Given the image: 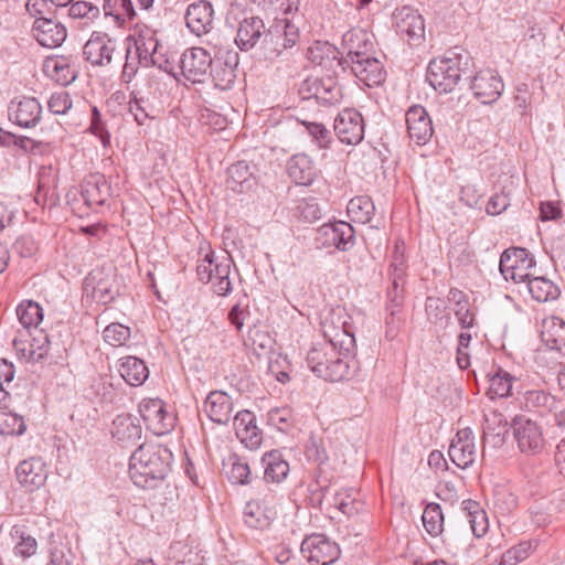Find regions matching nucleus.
Listing matches in <instances>:
<instances>
[{"mask_svg":"<svg viewBox=\"0 0 565 565\" xmlns=\"http://www.w3.org/2000/svg\"><path fill=\"white\" fill-rule=\"evenodd\" d=\"M354 350L347 351L343 345L332 341H319L307 353V364L318 377L331 382L343 381L356 372Z\"/></svg>","mask_w":565,"mask_h":565,"instance_id":"obj_1","label":"nucleus"},{"mask_svg":"<svg viewBox=\"0 0 565 565\" xmlns=\"http://www.w3.org/2000/svg\"><path fill=\"white\" fill-rule=\"evenodd\" d=\"M167 449L156 445L141 444L129 459V476L142 489L153 488L169 471Z\"/></svg>","mask_w":565,"mask_h":565,"instance_id":"obj_2","label":"nucleus"},{"mask_svg":"<svg viewBox=\"0 0 565 565\" xmlns=\"http://www.w3.org/2000/svg\"><path fill=\"white\" fill-rule=\"evenodd\" d=\"M299 41V30L288 19H279L267 29L262 41L260 53L264 60L275 62L288 60L290 50Z\"/></svg>","mask_w":565,"mask_h":565,"instance_id":"obj_3","label":"nucleus"},{"mask_svg":"<svg viewBox=\"0 0 565 565\" xmlns=\"http://www.w3.org/2000/svg\"><path fill=\"white\" fill-rule=\"evenodd\" d=\"M158 45V40L154 39L153 32L150 30L127 38L126 61L120 75L121 82L130 83L139 67H150L151 56Z\"/></svg>","mask_w":565,"mask_h":565,"instance_id":"obj_4","label":"nucleus"},{"mask_svg":"<svg viewBox=\"0 0 565 565\" xmlns=\"http://www.w3.org/2000/svg\"><path fill=\"white\" fill-rule=\"evenodd\" d=\"M462 72V57L452 54L431 60L427 67L426 78L435 90L450 93L460 81Z\"/></svg>","mask_w":565,"mask_h":565,"instance_id":"obj_5","label":"nucleus"},{"mask_svg":"<svg viewBox=\"0 0 565 565\" xmlns=\"http://www.w3.org/2000/svg\"><path fill=\"white\" fill-rule=\"evenodd\" d=\"M322 341L343 345L344 350L355 349L354 328L351 317L343 307L331 308L321 319Z\"/></svg>","mask_w":565,"mask_h":565,"instance_id":"obj_6","label":"nucleus"},{"mask_svg":"<svg viewBox=\"0 0 565 565\" xmlns=\"http://www.w3.org/2000/svg\"><path fill=\"white\" fill-rule=\"evenodd\" d=\"M533 266L534 259L526 248L512 247L502 253L499 269L505 280L526 282L532 277L530 269Z\"/></svg>","mask_w":565,"mask_h":565,"instance_id":"obj_7","label":"nucleus"},{"mask_svg":"<svg viewBox=\"0 0 565 565\" xmlns=\"http://www.w3.org/2000/svg\"><path fill=\"white\" fill-rule=\"evenodd\" d=\"M513 436L519 450L527 456L540 454L545 446L542 427L524 416H516L512 422Z\"/></svg>","mask_w":565,"mask_h":565,"instance_id":"obj_8","label":"nucleus"},{"mask_svg":"<svg viewBox=\"0 0 565 565\" xmlns=\"http://www.w3.org/2000/svg\"><path fill=\"white\" fill-rule=\"evenodd\" d=\"M302 556L312 565H331L340 557V548L323 534L307 536L300 547Z\"/></svg>","mask_w":565,"mask_h":565,"instance_id":"obj_9","label":"nucleus"},{"mask_svg":"<svg viewBox=\"0 0 565 565\" xmlns=\"http://www.w3.org/2000/svg\"><path fill=\"white\" fill-rule=\"evenodd\" d=\"M303 98H315L317 104L323 107L337 106L342 102V88L334 77L308 79L301 86Z\"/></svg>","mask_w":565,"mask_h":565,"instance_id":"obj_10","label":"nucleus"},{"mask_svg":"<svg viewBox=\"0 0 565 565\" xmlns=\"http://www.w3.org/2000/svg\"><path fill=\"white\" fill-rule=\"evenodd\" d=\"M316 241L322 247H335L345 252L355 244V231L350 223L344 221L326 223L317 230Z\"/></svg>","mask_w":565,"mask_h":565,"instance_id":"obj_11","label":"nucleus"},{"mask_svg":"<svg viewBox=\"0 0 565 565\" xmlns=\"http://www.w3.org/2000/svg\"><path fill=\"white\" fill-rule=\"evenodd\" d=\"M364 128L363 116L355 108L342 109L334 119V132L345 145H359L364 138Z\"/></svg>","mask_w":565,"mask_h":565,"instance_id":"obj_12","label":"nucleus"},{"mask_svg":"<svg viewBox=\"0 0 565 565\" xmlns=\"http://www.w3.org/2000/svg\"><path fill=\"white\" fill-rule=\"evenodd\" d=\"M394 25L411 45H420L425 39V23L423 17L411 7L396 9L393 13Z\"/></svg>","mask_w":565,"mask_h":565,"instance_id":"obj_13","label":"nucleus"},{"mask_svg":"<svg viewBox=\"0 0 565 565\" xmlns=\"http://www.w3.org/2000/svg\"><path fill=\"white\" fill-rule=\"evenodd\" d=\"M212 63L211 54L202 47L185 50L179 61L182 75L192 83H203Z\"/></svg>","mask_w":565,"mask_h":565,"instance_id":"obj_14","label":"nucleus"},{"mask_svg":"<svg viewBox=\"0 0 565 565\" xmlns=\"http://www.w3.org/2000/svg\"><path fill=\"white\" fill-rule=\"evenodd\" d=\"M31 32L36 42L47 49L60 47L67 38L66 26L54 15L34 20Z\"/></svg>","mask_w":565,"mask_h":565,"instance_id":"obj_15","label":"nucleus"},{"mask_svg":"<svg viewBox=\"0 0 565 565\" xmlns=\"http://www.w3.org/2000/svg\"><path fill=\"white\" fill-rule=\"evenodd\" d=\"M342 47L347 56L339 64L345 68L355 60L372 55L374 45L367 32L362 29H352L343 34Z\"/></svg>","mask_w":565,"mask_h":565,"instance_id":"obj_16","label":"nucleus"},{"mask_svg":"<svg viewBox=\"0 0 565 565\" xmlns=\"http://www.w3.org/2000/svg\"><path fill=\"white\" fill-rule=\"evenodd\" d=\"M470 87L482 104H492L501 96L504 84L495 71L486 68L472 77Z\"/></svg>","mask_w":565,"mask_h":565,"instance_id":"obj_17","label":"nucleus"},{"mask_svg":"<svg viewBox=\"0 0 565 565\" xmlns=\"http://www.w3.org/2000/svg\"><path fill=\"white\" fill-rule=\"evenodd\" d=\"M139 412L147 426L157 435H162L173 427L174 418L166 409L163 401L159 398L142 401Z\"/></svg>","mask_w":565,"mask_h":565,"instance_id":"obj_18","label":"nucleus"},{"mask_svg":"<svg viewBox=\"0 0 565 565\" xmlns=\"http://www.w3.org/2000/svg\"><path fill=\"white\" fill-rule=\"evenodd\" d=\"M115 41L107 33L95 31L83 47L86 61L93 66H106L111 63Z\"/></svg>","mask_w":565,"mask_h":565,"instance_id":"obj_19","label":"nucleus"},{"mask_svg":"<svg viewBox=\"0 0 565 565\" xmlns=\"http://www.w3.org/2000/svg\"><path fill=\"white\" fill-rule=\"evenodd\" d=\"M256 164L239 160L227 168L226 188L235 193L252 191L257 184Z\"/></svg>","mask_w":565,"mask_h":565,"instance_id":"obj_20","label":"nucleus"},{"mask_svg":"<svg viewBox=\"0 0 565 565\" xmlns=\"http://www.w3.org/2000/svg\"><path fill=\"white\" fill-rule=\"evenodd\" d=\"M408 137L417 146L426 145L433 137L434 128L426 109L420 105L412 106L406 113Z\"/></svg>","mask_w":565,"mask_h":565,"instance_id":"obj_21","label":"nucleus"},{"mask_svg":"<svg viewBox=\"0 0 565 565\" xmlns=\"http://www.w3.org/2000/svg\"><path fill=\"white\" fill-rule=\"evenodd\" d=\"M450 460L460 469H466L475 462V436L470 428L457 431L448 449Z\"/></svg>","mask_w":565,"mask_h":565,"instance_id":"obj_22","label":"nucleus"},{"mask_svg":"<svg viewBox=\"0 0 565 565\" xmlns=\"http://www.w3.org/2000/svg\"><path fill=\"white\" fill-rule=\"evenodd\" d=\"M213 7L209 1H195L186 9V26L196 36L205 35L213 29Z\"/></svg>","mask_w":565,"mask_h":565,"instance_id":"obj_23","label":"nucleus"},{"mask_svg":"<svg viewBox=\"0 0 565 565\" xmlns=\"http://www.w3.org/2000/svg\"><path fill=\"white\" fill-rule=\"evenodd\" d=\"M42 116V106L34 97L12 100L9 106V118L23 128L36 126Z\"/></svg>","mask_w":565,"mask_h":565,"instance_id":"obj_24","label":"nucleus"},{"mask_svg":"<svg viewBox=\"0 0 565 565\" xmlns=\"http://www.w3.org/2000/svg\"><path fill=\"white\" fill-rule=\"evenodd\" d=\"M111 186L106 177L99 172L88 174L82 184V196L89 207L105 204L110 196Z\"/></svg>","mask_w":565,"mask_h":565,"instance_id":"obj_25","label":"nucleus"},{"mask_svg":"<svg viewBox=\"0 0 565 565\" xmlns=\"http://www.w3.org/2000/svg\"><path fill=\"white\" fill-rule=\"evenodd\" d=\"M15 475L22 486L31 489L40 488L46 481L47 468L42 458L31 457L18 465Z\"/></svg>","mask_w":565,"mask_h":565,"instance_id":"obj_26","label":"nucleus"},{"mask_svg":"<svg viewBox=\"0 0 565 565\" xmlns=\"http://www.w3.org/2000/svg\"><path fill=\"white\" fill-rule=\"evenodd\" d=\"M266 31L265 23L259 17H247L238 24L235 43L241 51L247 52L264 39Z\"/></svg>","mask_w":565,"mask_h":565,"instance_id":"obj_27","label":"nucleus"},{"mask_svg":"<svg viewBox=\"0 0 565 565\" xmlns=\"http://www.w3.org/2000/svg\"><path fill=\"white\" fill-rule=\"evenodd\" d=\"M203 411L216 424H227L232 417L233 401L223 391L209 393L204 401Z\"/></svg>","mask_w":565,"mask_h":565,"instance_id":"obj_28","label":"nucleus"},{"mask_svg":"<svg viewBox=\"0 0 565 565\" xmlns=\"http://www.w3.org/2000/svg\"><path fill=\"white\" fill-rule=\"evenodd\" d=\"M349 67L354 76L369 87L379 86L385 81L383 64L373 55L355 60Z\"/></svg>","mask_w":565,"mask_h":565,"instance_id":"obj_29","label":"nucleus"},{"mask_svg":"<svg viewBox=\"0 0 565 565\" xmlns=\"http://www.w3.org/2000/svg\"><path fill=\"white\" fill-rule=\"evenodd\" d=\"M102 273L92 271L84 280V290L92 294L94 300L107 305L118 295V288L113 278L100 277Z\"/></svg>","mask_w":565,"mask_h":565,"instance_id":"obj_30","label":"nucleus"},{"mask_svg":"<svg viewBox=\"0 0 565 565\" xmlns=\"http://www.w3.org/2000/svg\"><path fill=\"white\" fill-rule=\"evenodd\" d=\"M141 426L129 414L115 417L111 425L113 438L124 447L136 445L141 438Z\"/></svg>","mask_w":565,"mask_h":565,"instance_id":"obj_31","label":"nucleus"},{"mask_svg":"<svg viewBox=\"0 0 565 565\" xmlns=\"http://www.w3.org/2000/svg\"><path fill=\"white\" fill-rule=\"evenodd\" d=\"M559 401L554 395L543 390H530L523 394L522 405L530 412L541 417L554 413L558 408Z\"/></svg>","mask_w":565,"mask_h":565,"instance_id":"obj_32","label":"nucleus"},{"mask_svg":"<svg viewBox=\"0 0 565 565\" xmlns=\"http://www.w3.org/2000/svg\"><path fill=\"white\" fill-rule=\"evenodd\" d=\"M234 428L237 438L249 448H256L262 443L259 429L255 424V416L249 411H241L234 417Z\"/></svg>","mask_w":565,"mask_h":565,"instance_id":"obj_33","label":"nucleus"},{"mask_svg":"<svg viewBox=\"0 0 565 565\" xmlns=\"http://www.w3.org/2000/svg\"><path fill=\"white\" fill-rule=\"evenodd\" d=\"M287 172L289 178L299 185H309L317 177L312 160L303 153L295 154L289 159Z\"/></svg>","mask_w":565,"mask_h":565,"instance_id":"obj_34","label":"nucleus"},{"mask_svg":"<svg viewBox=\"0 0 565 565\" xmlns=\"http://www.w3.org/2000/svg\"><path fill=\"white\" fill-rule=\"evenodd\" d=\"M489 387L488 396L490 398L508 397L512 395V390L516 377L503 370L501 366L493 365L487 374Z\"/></svg>","mask_w":565,"mask_h":565,"instance_id":"obj_35","label":"nucleus"},{"mask_svg":"<svg viewBox=\"0 0 565 565\" xmlns=\"http://www.w3.org/2000/svg\"><path fill=\"white\" fill-rule=\"evenodd\" d=\"M541 339L550 350L562 352L565 349V321L558 317L544 319Z\"/></svg>","mask_w":565,"mask_h":565,"instance_id":"obj_36","label":"nucleus"},{"mask_svg":"<svg viewBox=\"0 0 565 565\" xmlns=\"http://www.w3.org/2000/svg\"><path fill=\"white\" fill-rule=\"evenodd\" d=\"M262 462L266 481L279 483L288 476L289 463L279 450L266 452L262 458Z\"/></svg>","mask_w":565,"mask_h":565,"instance_id":"obj_37","label":"nucleus"},{"mask_svg":"<svg viewBox=\"0 0 565 565\" xmlns=\"http://www.w3.org/2000/svg\"><path fill=\"white\" fill-rule=\"evenodd\" d=\"M119 373L125 382L131 386H139L149 376V370L145 362L136 356L120 359Z\"/></svg>","mask_w":565,"mask_h":565,"instance_id":"obj_38","label":"nucleus"},{"mask_svg":"<svg viewBox=\"0 0 565 565\" xmlns=\"http://www.w3.org/2000/svg\"><path fill=\"white\" fill-rule=\"evenodd\" d=\"M525 284L531 297L537 302L554 301L561 295L559 287L543 276L531 277Z\"/></svg>","mask_w":565,"mask_h":565,"instance_id":"obj_39","label":"nucleus"},{"mask_svg":"<svg viewBox=\"0 0 565 565\" xmlns=\"http://www.w3.org/2000/svg\"><path fill=\"white\" fill-rule=\"evenodd\" d=\"M461 510L468 520L471 531L476 537H482L489 529V521L486 511L475 500H463Z\"/></svg>","mask_w":565,"mask_h":565,"instance_id":"obj_40","label":"nucleus"},{"mask_svg":"<svg viewBox=\"0 0 565 565\" xmlns=\"http://www.w3.org/2000/svg\"><path fill=\"white\" fill-rule=\"evenodd\" d=\"M347 213L352 222L367 224L374 216L375 205L370 196L359 195L349 201Z\"/></svg>","mask_w":565,"mask_h":565,"instance_id":"obj_41","label":"nucleus"},{"mask_svg":"<svg viewBox=\"0 0 565 565\" xmlns=\"http://www.w3.org/2000/svg\"><path fill=\"white\" fill-rule=\"evenodd\" d=\"M275 515L270 513V509L260 507V502H247L244 509L245 524L255 530L267 529Z\"/></svg>","mask_w":565,"mask_h":565,"instance_id":"obj_42","label":"nucleus"},{"mask_svg":"<svg viewBox=\"0 0 565 565\" xmlns=\"http://www.w3.org/2000/svg\"><path fill=\"white\" fill-rule=\"evenodd\" d=\"M233 265L232 257L226 254L221 256L216 265V274H213L214 292L218 296H227L232 292V281L230 279L231 268Z\"/></svg>","mask_w":565,"mask_h":565,"instance_id":"obj_43","label":"nucleus"},{"mask_svg":"<svg viewBox=\"0 0 565 565\" xmlns=\"http://www.w3.org/2000/svg\"><path fill=\"white\" fill-rule=\"evenodd\" d=\"M47 72L61 85L66 86L76 78V71L66 56H57L45 64Z\"/></svg>","mask_w":565,"mask_h":565,"instance_id":"obj_44","label":"nucleus"},{"mask_svg":"<svg viewBox=\"0 0 565 565\" xmlns=\"http://www.w3.org/2000/svg\"><path fill=\"white\" fill-rule=\"evenodd\" d=\"M103 11L105 17H113L118 24L136 17L131 0H104Z\"/></svg>","mask_w":565,"mask_h":565,"instance_id":"obj_45","label":"nucleus"},{"mask_svg":"<svg viewBox=\"0 0 565 565\" xmlns=\"http://www.w3.org/2000/svg\"><path fill=\"white\" fill-rule=\"evenodd\" d=\"M426 532L433 536H439L444 531V514L438 503H428L422 515Z\"/></svg>","mask_w":565,"mask_h":565,"instance_id":"obj_46","label":"nucleus"},{"mask_svg":"<svg viewBox=\"0 0 565 565\" xmlns=\"http://www.w3.org/2000/svg\"><path fill=\"white\" fill-rule=\"evenodd\" d=\"M12 540L15 542L14 553L24 558L31 557L36 553V540L26 533L23 526L14 525L10 532Z\"/></svg>","mask_w":565,"mask_h":565,"instance_id":"obj_47","label":"nucleus"},{"mask_svg":"<svg viewBox=\"0 0 565 565\" xmlns=\"http://www.w3.org/2000/svg\"><path fill=\"white\" fill-rule=\"evenodd\" d=\"M536 547L537 542L534 540L522 541L501 555L499 565H516L525 561Z\"/></svg>","mask_w":565,"mask_h":565,"instance_id":"obj_48","label":"nucleus"},{"mask_svg":"<svg viewBox=\"0 0 565 565\" xmlns=\"http://www.w3.org/2000/svg\"><path fill=\"white\" fill-rule=\"evenodd\" d=\"M17 316L24 328H36L43 320V309L38 302L25 300L18 306Z\"/></svg>","mask_w":565,"mask_h":565,"instance_id":"obj_49","label":"nucleus"},{"mask_svg":"<svg viewBox=\"0 0 565 565\" xmlns=\"http://www.w3.org/2000/svg\"><path fill=\"white\" fill-rule=\"evenodd\" d=\"M214 86L218 89L226 90L232 87L235 82V71L227 63L216 61L210 68Z\"/></svg>","mask_w":565,"mask_h":565,"instance_id":"obj_50","label":"nucleus"},{"mask_svg":"<svg viewBox=\"0 0 565 565\" xmlns=\"http://www.w3.org/2000/svg\"><path fill=\"white\" fill-rule=\"evenodd\" d=\"M67 15L71 19L85 20V23H92L100 15L99 8L88 1L74 0L67 11Z\"/></svg>","mask_w":565,"mask_h":565,"instance_id":"obj_51","label":"nucleus"},{"mask_svg":"<svg viewBox=\"0 0 565 565\" xmlns=\"http://www.w3.org/2000/svg\"><path fill=\"white\" fill-rule=\"evenodd\" d=\"M557 510V507L553 505L552 501L541 498L530 509L532 522L539 527L545 526L551 523L553 514Z\"/></svg>","mask_w":565,"mask_h":565,"instance_id":"obj_52","label":"nucleus"},{"mask_svg":"<svg viewBox=\"0 0 565 565\" xmlns=\"http://www.w3.org/2000/svg\"><path fill=\"white\" fill-rule=\"evenodd\" d=\"M130 328L121 323L113 322L104 331V340L113 347L124 345L130 338Z\"/></svg>","mask_w":565,"mask_h":565,"instance_id":"obj_53","label":"nucleus"},{"mask_svg":"<svg viewBox=\"0 0 565 565\" xmlns=\"http://www.w3.org/2000/svg\"><path fill=\"white\" fill-rule=\"evenodd\" d=\"M153 107L149 104L148 99L143 97L134 96L129 100V113L134 116L138 125H145L148 119H153Z\"/></svg>","mask_w":565,"mask_h":565,"instance_id":"obj_54","label":"nucleus"},{"mask_svg":"<svg viewBox=\"0 0 565 565\" xmlns=\"http://www.w3.org/2000/svg\"><path fill=\"white\" fill-rule=\"evenodd\" d=\"M267 422L279 431H287L294 424L291 409L288 407L275 408L268 412Z\"/></svg>","mask_w":565,"mask_h":565,"instance_id":"obj_55","label":"nucleus"},{"mask_svg":"<svg viewBox=\"0 0 565 565\" xmlns=\"http://www.w3.org/2000/svg\"><path fill=\"white\" fill-rule=\"evenodd\" d=\"M26 429L23 417L13 413H3L0 419V431L4 435H23Z\"/></svg>","mask_w":565,"mask_h":565,"instance_id":"obj_56","label":"nucleus"},{"mask_svg":"<svg viewBox=\"0 0 565 565\" xmlns=\"http://www.w3.org/2000/svg\"><path fill=\"white\" fill-rule=\"evenodd\" d=\"M72 105V98L67 92L53 93L47 102L49 110L55 115L66 114Z\"/></svg>","mask_w":565,"mask_h":565,"instance_id":"obj_57","label":"nucleus"},{"mask_svg":"<svg viewBox=\"0 0 565 565\" xmlns=\"http://www.w3.org/2000/svg\"><path fill=\"white\" fill-rule=\"evenodd\" d=\"M250 469L247 462L235 459L227 472L228 480L236 484L249 483Z\"/></svg>","mask_w":565,"mask_h":565,"instance_id":"obj_58","label":"nucleus"},{"mask_svg":"<svg viewBox=\"0 0 565 565\" xmlns=\"http://www.w3.org/2000/svg\"><path fill=\"white\" fill-rule=\"evenodd\" d=\"M213 256L214 252L207 247L206 253L199 259L196 266L198 279L204 284L213 281Z\"/></svg>","mask_w":565,"mask_h":565,"instance_id":"obj_59","label":"nucleus"},{"mask_svg":"<svg viewBox=\"0 0 565 565\" xmlns=\"http://www.w3.org/2000/svg\"><path fill=\"white\" fill-rule=\"evenodd\" d=\"M2 146H15L25 152H33L35 148H38V143L33 139L24 136H15L9 131L2 134Z\"/></svg>","mask_w":565,"mask_h":565,"instance_id":"obj_60","label":"nucleus"},{"mask_svg":"<svg viewBox=\"0 0 565 565\" xmlns=\"http://www.w3.org/2000/svg\"><path fill=\"white\" fill-rule=\"evenodd\" d=\"M306 130L320 148H327L331 140V134L324 125L319 122H303Z\"/></svg>","mask_w":565,"mask_h":565,"instance_id":"obj_61","label":"nucleus"},{"mask_svg":"<svg viewBox=\"0 0 565 565\" xmlns=\"http://www.w3.org/2000/svg\"><path fill=\"white\" fill-rule=\"evenodd\" d=\"M25 11L34 20L49 18L54 14L47 0H26Z\"/></svg>","mask_w":565,"mask_h":565,"instance_id":"obj_62","label":"nucleus"},{"mask_svg":"<svg viewBox=\"0 0 565 565\" xmlns=\"http://www.w3.org/2000/svg\"><path fill=\"white\" fill-rule=\"evenodd\" d=\"M89 131L95 136H98L104 145L109 141L110 135L106 130L105 122L102 119V114L96 106L92 108Z\"/></svg>","mask_w":565,"mask_h":565,"instance_id":"obj_63","label":"nucleus"},{"mask_svg":"<svg viewBox=\"0 0 565 565\" xmlns=\"http://www.w3.org/2000/svg\"><path fill=\"white\" fill-rule=\"evenodd\" d=\"M297 215L306 222H315L321 217V209L317 202L302 201L297 205Z\"/></svg>","mask_w":565,"mask_h":565,"instance_id":"obj_64","label":"nucleus"}]
</instances>
